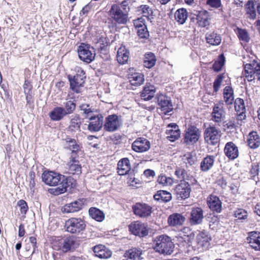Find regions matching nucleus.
I'll return each instance as SVG.
<instances>
[{
    "mask_svg": "<svg viewBox=\"0 0 260 260\" xmlns=\"http://www.w3.org/2000/svg\"><path fill=\"white\" fill-rule=\"evenodd\" d=\"M154 249L156 252L164 255L171 254L174 248V244L170 237L165 235L157 236L154 240Z\"/></svg>",
    "mask_w": 260,
    "mask_h": 260,
    "instance_id": "obj_1",
    "label": "nucleus"
},
{
    "mask_svg": "<svg viewBox=\"0 0 260 260\" xmlns=\"http://www.w3.org/2000/svg\"><path fill=\"white\" fill-rule=\"evenodd\" d=\"M85 221L81 217H71L65 221L64 228L66 231L72 234H78L86 228Z\"/></svg>",
    "mask_w": 260,
    "mask_h": 260,
    "instance_id": "obj_2",
    "label": "nucleus"
},
{
    "mask_svg": "<svg viewBox=\"0 0 260 260\" xmlns=\"http://www.w3.org/2000/svg\"><path fill=\"white\" fill-rule=\"evenodd\" d=\"M221 135V130L214 125H209L204 131L205 141L211 145H215L218 143Z\"/></svg>",
    "mask_w": 260,
    "mask_h": 260,
    "instance_id": "obj_3",
    "label": "nucleus"
},
{
    "mask_svg": "<svg viewBox=\"0 0 260 260\" xmlns=\"http://www.w3.org/2000/svg\"><path fill=\"white\" fill-rule=\"evenodd\" d=\"M243 74L248 81L255 79L260 81V64L253 62L244 65Z\"/></svg>",
    "mask_w": 260,
    "mask_h": 260,
    "instance_id": "obj_4",
    "label": "nucleus"
},
{
    "mask_svg": "<svg viewBox=\"0 0 260 260\" xmlns=\"http://www.w3.org/2000/svg\"><path fill=\"white\" fill-rule=\"evenodd\" d=\"M78 52L80 59L86 63H90L94 59L95 54L89 45L81 43L78 47Z\"/></svg>",
    "mask_w": 260,
    "mask_h": 260,
    "instance_id": "obj_5",
    "label": "nucleus"
},
{
    "mask_svg": "<svg viewBox=\"0 0 260 260\" xmlns=\"http://www.w3.org/2000/svg\"><path fill=\"white\" fill-rule=\"evenodd\" d=\"M201 136V131L196 126L189 125L184 134V142L187 145L196 143Z\"/></svg>",
    "mask_w": 260,
    "mask_h": 260,
    "instance_id": "obj_6",
    "label": "nucleus"
},
{
    "mask_svg": "<svg viewBox=\"0 0 260 260\" xmlns=\"http://www.w3.org/2000/svg\"><path fill=\"white\" fill-rule=\"evenodd\" d=\"M62 175L54 171L46 170L42 174V181L46 185L55 186L61 182Z\"/></svg>",
    "mask_w": 260,
    "mask_h": 260,
    "instance_id": "obj_7",
    "label": "nucleus"
},
{
    "mask_svg": "<svg viewBox=\"0 0 260 260\" xmlns=\"http://www.w3.org/2000/svg\"><path fill=\"white\" fill-rule=\"evenodd\" d=\"M85 72L83 70L78 71L76 74L72 78L69 77L70 88L76 93L80 92V87L85 83Z\"/></svg>",
    "mask_w": 260,
    "mask_h": 260,
    "instance_id": "obj_8",
    "label": "nucleus"
},
{
    "mask_svg": "<svg viewBox=\"0 0 260 260\" xmlns=\"http://www.w3.org/2000/svg\"><path fill=\"white\" fill-rule=\"evenodd\" d=\"M79 156H70L68 161L66 169L67 173L72 175H79L82 173V166L78 159Z\"/></svg>",
    "mask_w": 260,
    "mask_h": 260,
    "instance_id": "obj_9",
    "label": "nucleus"
},
{
    "mask_svg": "<svg viewBox=\"0 0 260 260\" xmlns=\"http://www.w3.org/2000/svg\"><path fill=\"white\" fill-rule=\"evenodd\" d=\"M128 229L133 234L140 237H145L148 234L147 225L139 221L131 223L128 226Z\"/></svg>",
    "mask_w": 260,
    "mask_h": 260,
    "instance_id": "obj_10",
    "label": "nucleus"
},
{
    "mask_svg": "<svg viewBox=\"0 0 260 260\" xmlns=\"http://www.w3.org/2000/svg\"><path fill=\"white\" fill-rule=\"evenodd\" d=\"M86 202L84 198L78 199V200L70 203L65 204L61 208V212L63 213H73L77 212L81 210Z\"/></svg>",
    "mask_w": 260,
    "mask_h": 260,
    "instance_id": "obj_11",
    "label": "nucleus"
},
{
    "mask_svg": "<svg viewBox=\"0 0 260 260\" xmlns=\"http://www.w3.org/2000/svg\"><path fill=\"white\" fill-rule=\"evenodd\" d=\"M133 210L136 215L145 218L151 215L152 208L146 204L137 203L133 206Z\"/></svg>",
    "mask_w": 260,
    "mask_h": 260,
    "instance_id": "obj_12",
    "label": "nucleus"
},
{
    "mask_svg": "<svg viewBox=\"0 0 260 260\" xmlns=\"http://www.w3.org/2000/svg\"><path fill=\"white\" fill-rule=\"evenodd\" d=\"M132 149L134 151L142 153L148 151L150 148V142L144 138H137L132 144Z\"/></svg>",
    "mask_w": 260,
    "mask_h": 260,
    "instance_id": "obj_13",
    "label": "nucleus"
},
{
    "mask_svg": "<svg viewBox=\"0 0 260 260\" xmlns=\"http://www.w3.org/2000/svg\"><path fill=\"white\" fill-rule=\"evenodd\" d=\"M64 141L66 145L65 148L71 151L70 156H79V153L82 148L81 144L70 137H67Z\"/></svg>",
    "mask_w": 260,
    "mask_h": 260,
    "instance_id": "obj_14",
    "label": "nucleus"
},
{
    "mask_svg": "<svg viewBox=\"0 0 260 260\" xmlns=\"http://www.w3.org/2000/svg\"><path fill=\"white\" fill-rule=\"evenodd\" d=\"M223 101H219L214 104L211 113L212 120L216 122L221 121L224 117L225 111Z\"/></svg>",
    "mask_w": 260,
    "mask_h": 260,
    "instance_id": "obj_15",
    "label": "nucleus"
},
{
    "mask_svg": "<svg viewBox=\"0 0 260 260\" xmlns=\"http://www.w3.org/2000/svg\"><path fill=\"white\" fill-rule=\"evenodd\" d=\"M194 15L196 16L197 22L202 27H206L210 24V15L206 10L196 11Z\"/></svg>",
    "mask_w": 260,
    "mask_h": 260,
    "instance_id": "obj_16",
    "label": "nucleus"
},
{
    "mask_svg": "<svg viewBox=\"0 0 260 260\" xmlns=\"http://www.w3.org/2000/svg\"><path fill=\"white\" fill-rule=\"evenodd\" d=\"M90 122L88 125V129L91 132H99L103 125L104 117L102 114L96 116H91L89 118Z\"/></svg>",
    "mask_w": 260,
    "mask_h": 260,
    "instance_id": "obj_17",
    "label": "nucleus"
},
{
    "mask_svg": "<svg viewBox=\"0 0 260 260\" xmlns=\"http://www.w3.org/2000/svg\"><path fill=\"white\" fill-rule=\"evenodd\" d=\"M157 102L162 114H167L173 109L171 101L162 94L158 96Z\"/></svg>",
    "mask_w": 260,
    "mask_h": 260,
    "instance_id": "obj_18",
    "label": "nucleus"
},
{
    "mask_svg": "<svg viewBox=\"0 0 260 260\" xmlns=\"http://www.w3.org/2000/svg\"><path fill=\"white\" fill-rule=\"evenodd\" d=\"M175 190L179 197L185 199L189 197L191 189L188 182L182 181L176 186Z\"/></svg>",
    "mask_w": 260,
    "mask_h": 260,
    "instance_id": "obj_19",
    "label": "nucleus"
},
{
    "mask_svg": "<svg viewBox=\"0 0 260 260\" xmlns=\"http://www.w3.org/2000/svg\"><path fill=\"white\" fill-rule=\"evenodd\" d=\"M62 251L63 252H67L74 249L78 246L76 238L72 236L62 238Z\"/></svg>",
    "mask_w": 260,
    "mask_h": 260,
    "instance_id": "obj_20",
    "label": "nucleus"
},
{
    "mask_svg": "<svg viewBox=\"0 0 260 260\" xmlns=\"http://www.w3.org/2000/svg\"><path fill=\"white\" fill-rule=\"evenodd\" d=\"M166 133L168 140L172 142L178 139L180 136V131L178 126L175 123L169 124L167 126Z\"/></svg>",
    "mask_w": 260,
    "mask_h": 260,
    "instance_id": "obj_21",
    "label": "nucleus"
},
{
    "mask_svg": "<svg viewBox=\"0 0 260 260\" xmlns=\"http://www.w3.org/2000/svg\"><path fill=\"white\" fill-rule=\"evenodd\" d=\"M134 69L129 70V74L128 77L129 82L132 85L140 86L144 81V76L142 73L134 72Z\"/></svg>",
    "mask_w": 260,
    "mask_h": 260,
    "instance_id": "obj_22",
    "label": "nucleus"
},
{
    "mask_svg": "<svg viewBox=\"0 0 260 260\" xmlns=\"http://www.w3.org/2000/svg\"><path fill=\"white\" fill-rule=\"evenodd\" d=\"M224 152L225 155L231 159L236 158L239 155L238 147L232 142H228L225 144Z\"/></svg>",
    "mask_w": 260,
    "mask_h": 260,
    "instance_id": "obj_23",
    "label": "nucleus"
},
{
    "mask_svg": "<svg viewBox=\"0 0 260 260\" xmlns=\"http://www.w3.org/2000/svg\"><path fill=\"white\" fill-rule=\"evenodd\" d=\"M95 255L100 258H108L112 255V252L105 246L99 244L93 247Z\"/></svg>",
    "mask_w": 260,
    "mask_h": 260,
    "instance_id": "obj_24",
    "label": "nucleus"
},
{
    "mask_svg": "<svg viewBox=\"0 0 260 260\" xmlns=\"http://www.w3.org/2000/svg\"><path fill=\"white\" fill-rule=\"evenodd\" d=\"M207 203L210 209L219 213L221 210V202L219 198L211 194L207 199Z\"/></svg>",
    "mask_w": 260,
    "mask_h": 260,
    "instance_id": "obj_25",
    "label": "nucleus"
},
{
    "mask_svg": "<svg viewBox=\"0 0 260 260\" xmlns=\"http://www.w3.org/2000/svg\"><path fill=\"white\" fill-rule=\"evenodd\" d=\"M203 210L200 208H192L191 213L190 222L192 224H198L201 223L203 219Z\"/></svg>",
    "mask_w": 260,
    "mask_h": 260,
    "instance_id": "obj_26",
    "label": "nucleus"
},
{
    "mask_svg": "<svg viewBox=\"0 0 260 260\" xmlns=\"http://www.w3.org/2000/svg\"><path fill=\"white\" fill-rule=\"evenodd\" d=\"M117 173L119 175H126L131 170L129 161L127 158H123L117 164Z\"/></svg>",
    "mask_w": 260,
    "mask_h": 260,
    "instance_id": "obj_27",
    "label": "nucleus"
},
{
    "mask_svg": "<svg viewBox=\"0 0 260 260\" xmlns=\"http://www.w3.org/2000/svg\"><path fill=\"white\" fill-rule=\"evenodd\" d=\"M185 220V218L182 214L173 213L169 216L168 222L169 225L175 226L182 225Z\"/></svg>",
    "mask_w": 260,
    "mask_h": 260,
    "instance_id": "obj_28",
    "label": "nucleus"
},
{
    "mask_svg": "<svg viewBox=\"0 0 260 260\" xmlns=\"http://www.w3.org/2000/svg\"><path fill=\"white\" fill-rule=\"evenodd\" d=\"M155 93V87L150 84H147L141 92V97L145 101H148L154 96Z\"/></svg>",
    "mask_w": 260,
    "mask_h": 260,
    "instance_id": "obj_29",
    "label": "nucleus"
},
{
    "mask_svg": "<svg viewBox=\"0 0 260 260\" xmlns=\"http://www.w3.org/2000/svg\"><path fill=\"white\" fill-rule=\"evenodd\" d=\"M250 246L255 250L260 251V233L251 232L248 239Z\"/></svg>",
    "mask_w": 260,
    "mask_h": 260,
    "instance_id": "obj_30",
    "label": "nucleus"
},
{
    "mask_svg": "<svg viewBox=\"0 0 260 260\" xmlns=\"http://www.w3.org/2000/svg\"><path fill=\"white\" fill-rule=\"evenodd\" d=\"M247 143L252 149H256L260 146V137L257 132L253 131L249 134Z\"/></svg>",
    "mask_w": 260,
    "mask_h": 260,
    "instance_id": "obj_31",
    "label": "nucleus"
},
{
    "mask_svg": "<svg viewBox=\"0 0 260 260\" xmlns=\"http://www.w3.org/2000/svg\"><path fill=\"white\" fill-rule=\"evenodd\" d=\"M215 157L213 155H207L201 162L200 168L203 172H207L213 166Z\"/></svg>",
    "mask_w": 260,
    "mask_h": 260,
    "instance_id": "obj_32",
    "label": "nucleus"
},
{
    "mask_svg": "<svg viewBox=\"0 0 260 260\" xmlns=\"http://www.w3.org/2000/svg\"><path fill=\"white\" fill-rule=\"evenodd\" d=\"M223 102L227 105H232L234 100V91L233 88L229 86H226L223 89Z\"/></svg>",
    "mask_w": 260,
    "mask_h": 260,
    "instance_id": "obj_33",
    "label": "nucleus"
},
{
    "mask_svg": "<svg viewBox=\"0 0 260 260\" xmlns=\"http://www.w3.org/2000/svg\"><path fill=\"white\" fill-rule=\"evenodd\" d=\"M128 10H126L125 8H124V11L117 9L115 12V21L119 24L126 23L128 18Z\"/></svg>",
    "mask_w": 260,
    "mask_h": 260,
    "instance_id": "obj_34",
    "label": "nucleus"
},
{
    "mask_svg": "<svg viewBox=\"0 0 260 260\" xmlns=\"http://www.w3.org/2000/svg\"><path fill=\"white\" fill-rule=\"evenodd\" d=\"M206 40L207 43L213 45H219L221 41V37L220 35L215 32H208L206 35Z\"/></svg>",
    "mask_w": 260,
    "mask_h": 260,
    "instance_id": "obj_35",
    "label": "nucleus"
},
{
    "mask_svg": "<svg viewBox=\"0 0 260 260\" xmlns=\"http://www.w3.org/2000/svg\"><path fill=\"white\" fill-rule=\"evenodd\" d=\"M142 254V250L140 249L134 248L128 250L124 254L125 259L122 260H140Z\"/></svg>",
    "mask_w": 260,
    "mask_h": 260,
    "instance_id": "obj_36",
    "label": "nucleus"
},
{
    "mask_svg": "<svg viewBox=\"0 0 260 260\" xmlns=\"http://www.w3.org/2000/svg\"><path fill=\"white\" fill-rule=\"evenodd\" d=\"M117 60L119 64L125 63L129 57V52L126 49L125 46H121L118 50L117 54Z\"/></svg>",
    "mask_w": 260,
    "mask_h": 260,
    "instance_id": "obj_37",
    "label": "nucleus"
},
{
    "mask_svg": "<svg viewBox=\"0 0 260 260\" xmlns=\"http://www.w3.org/2000/svg\"><path fill=\"white\" fill-rule=\"evenodd\" d=\"M88 213L89 216L97 221L101 222L105 218L104 212L97 208L90 207L89 209Z\"/></svg>",
    "mask_w": 260,
    "mask_h": 260,
    "instance_id": "obj_38",
    "label": "nucleus"
},
{
    "mask_svg": "<svg viewBox=\"0 0 260 260\" xmlns=\"http://www.w3.org/2000/svg\"><path fill=\"white\" fill-rule=\"evenodd\" d=\"M154 199L159 202H168L172 199L171 193L165 190H158L153 196Z\"/></svg>",
    "mask_w": 260,
    "mask_h": 260,
    "instance_id": "obj_39",
    "label": "nucleus"
},
{
    "mask_svg": "<svg viewBox=\"0 0 260 260\" xmlns=\"http://www.w3.org/2000/svg\"><path fill=\"white\" fill-rule=\"evenodd\" d=\"M64 112V109L63 108L59 107H56L50 112V118L53 121H59L66 115Z\"/></svg>",
    "mask_w": 260,
    "mask_h": 260,
    "instance_id": "obj_40",
    "label": "nucleus"
},
{
    "mask_svg": "<svg viewBox=\"0 0 260 260\" xmlns=\"http://www.w3.org/2000/svg\"><path fill=\"white\" fill-rule=\"evenodd\" d=\"M246 14L247 17L251 19L256 18V10L254 2L252 0L248 1L245 5Z\"/></svg>",
    "mask_w": 260,
    "mask_h": 260,
    "instance_id": "obj_41",
    "label": "nucleus"
},
{
    "mask_svg": "<svg viewBox=\"0 0 260 260\" xmlns=\"http://www.w3.org/2000/svg\"><path fill=\"white\" fill-rule=\"evenodd\" d=\"M105 18L103 21L108 24L109 28L114 27V4L111 5V8L108 12L104 13Z\"/></svg>",
    "mask_w": 260,
    "mask_h": 260,
    "instance_id": "obj_42",
    "label": "nucleus"
},
{
    "mask_svg": "<svg viewBox=\"0 0 260 260\" xmlns=\"http://www.w3.org/2000/svg\"><path fill=\"white\" fill-rule=\"evenodd\" d=\"M187 18V12L185 9H179L175 13V20L180 24H183L186 20Z\"/></svg>",
    "mask_w": 260,
    "mask_h": 260,
    "instance_id": "obj_43",
    "label": "nucleus"
},
{
    "mask_svg": "<svg viewBox=\"0 0 260 260\" xmlns=\"http://www.w3.org/2000/svg\"><path fill=\"white\" fill-rule=\"evenodd\" d=\"M211 240L210 237L205 232H201L197 236L198 244L202 247H208Z\"/></svg>",
    "mask_w": 260,
    "mask_h": 260,
    "instance_id": "obj_44",
    "label": "nucleus"
},
{
    "mask_svg": "<svg viewBox=\"0 0 260 260\" xmlns=\"http://www.w3.org/2000/svg\"><path fill=\"white\" fill-rule=\"evenodd\" d=\"M156 60L155 56L153 53L151 52L146 53L145 55L144 66L147 68H151L155 64Z\"/></svg>",
    "mask_w": 260,
    "mask_h": 260,
    "instance_id": "obj_45",
    "label": "nucleus"
},
{
    "mask_svg": "<svg viewBox=\"0 0 260 260\" xmlns=\"http://www.w3.org/2000/svg\"><path fill=\"white\" fill-rule=\"evenodd\" d=\"M81 124V120L79 115H75L71 120L70 129L72 131L79 130Z\"/></svg>",
    "mask_w": 260,
    "mask_h": 260,
    "instance_id": "obj_46",
    "label": "nucleus"
},
{
    "mask_svg": "<svg viewBox=\"0 0 260 260\" xmlns=\"http://www.w3.org/2000/svg\"><path fill=\"white\" fill-rule=\"evenodd\" d=\"M72 179L69 177H66L62 175L61 178V182L59 185H61V188L60 189V193H64L67 191L68 187L72 185Z\"/></svg>",
    "mask_w": 260,
    "mask_h": 260,
    "instance_id": "obj_47",
    "label": "nucleus"
},
{
    "mask_svg": "<svg viewBox=\"0 0 260 260\" xmlns=\"http://www.w3.org/2000/svg\"><path fill=\"white\" fill-rule=\"evenodd\" d=\"M104 128L107 132L114 131V114L109 115L106 118Z\"/></svg>",
    "mask_w": 260,
    "mask_h": 260,
    "instance_id": "obj_48",
    "label": "nucleus"
},
{
    "mask_svg": "<svg viewBox=\"0 0 260 260\" xmlns=\"http://www.w3.org/2000/svg\"><path fill=\"white\" fill-rule=\"evenodd\" d=\"M64 112L66 115H67L74 112L76 109V104L75 101L69 100L64 103Z\"/></svg>",
    "mask_w": 260,
    "mask_h": 260,
    "instance_id": "obj_49",
    "label": "nucleus"
},
{
    "mask_svg": "<svg viewBox=\"0 0 260 260\" xmlns=\"http://www.w3.org/2000/svg\"><path fill=\"white\" fill-rule=\"evenodd\" d=\"M235 109L238 113L239 112L246 111L244 101L241 98H237L234 102Z\"/></svg>",
    "mask_w": 260,
    "mask_h": 260,
    "instance_id": "obj_50",
    "label": "nucleus"
},
{
    "mask_svg": "<svg viewBox=\"0 0 260 260\" xmlns=\"http://www.w3.org/2000/svg\"><path fill=\"white\" fill-rule=\"evenodd\" d=\"M224 57L223 55H220L217 60L213 64V69L216 72L220 71L224 64Z\"/></svg>",
    "mask_w": 260,
    "mask_h": 260,
    "instance_id": "obj_51",
    "label": "nucleus"
},
{
    "mask_svg": "<svg viewBox=\"0 0 260 260\" xmlns=\"http://www.w3.org/2000/svg\"><path fill=\"white\" fill-rule=\"evenodd\" d=\"M142 13L144 17L150 19V17L153 15V10L151 8L147 5H142L140 7Z\"/></svg>",
    "mask_w": 260,
    "mask_h": 260,
    "instance_id": "obj_52",
    "label": "nucleus"
},
{
    "mask_svg": "<svg viewBox=\"0 0 260 260\" xmlns=\"http://www.w3.org/2000/svg\"><path fill=\"white\" fill-rule=\"evenodd\" d=\"M17 206L19 207L21 214L25 215L29 209L26 202L23 199L20 200L17 202Z\"/></svg>",
    "mask_w": 260,
    "mask_h": 260,
    "instance_id": "obj_53",
    "label": "nucleus"
},
{
    "mask_svg": "<svg viewBox=\"0 0 260 260\" xmlns=\"http://www.w3.org/2000/svg\"><path fill=\"white\" fill-rule=\"evenodd\" d=\"M157 182L159 184L168 186L172 185L174 181L171 177H167L165 175H160L158 177Z\"/></svg>",
    "mask_w": 260,
    "mask_h": 260,
    "instance_id": "obj_54",
    "label": "nucleus"
},
{
    "mask_svg": "<svg viewBox=\"0 0 260 260\" xmlns=\"http://www.w3.org/2000/svg\"><path fill=\"white\" fill-rule=\"evenodd\" d=\"M224 78V75L223 74H219L217 76L216 78L214 81L213 83V91L215 92H217L221 85V83L222 82L223 79Z\"/></svg>",
    "mask_w": 260,
    "mask_h": 260,
    "instance_id": "obj_55",
    "label": "nucleus"
},
{
    "mask_svg": "<svg viewBox=\"0 0 260 260\" xmlns=\"http://www.w3.org/2000/svg\"><path fill=\"white\" fill-rule=\"evenodd\" d=\"M133 24L136 30L142 27L145 28V20L142 17H139L133 20Z\"/></svg>",
    "mask_w": 260,
    "mask_h": 260,
    "instance_id": "obj_56",
    "label": "nucleus"
},
{
    "mask_svg": "<svg viewBox=\"0 0 260 260\" xmlns=\"http://www.w3.org/2000/svg\"><path fill=\"white\" fill-rule=\"evenodd\" d=\"M81 110L83 111V113L85 115V118H88L92 116L91 114L93 111L90 108L89 105L82 104L80 106Z\"/></svg>",
    "mask_w": 260,
    "mask_h": 260,
    "instance_id": "obj_57",
    "label": "nucleus"
},
{
    "mask_svg": "<svg viewBox=\"0 0 260 260\" xmlns=\"http://www.w3.org/2000/svg\"><path fill=\"white\" fill-rule=\"evenodd\" d=\"M138 36L140 38L147 39L149 36V33L148 31L147 26L145 25V28H141L136 30Z\"/></svg>",
    "mask_w": 260,
    "mask_h": 260,
    "instance_id": "obj_58",
    "label": "nucleus"
},
{
    "mask_svg": "<svg viewBox=\"0 0 260 260\" xmlns=\"http://www.w3.org/2000/svg\"><path fill=\"white\" fill-rule=\"evenodd\" d=\"M127 183L129 186L137 188L141 184V182L138 179L136 178L133 175H131L128 176Z\"/></svg>",
    "mask_w": 260,
    "mask_h": 260,
    "instance_id": "obj_59",
    "label": "nucleus"
},
{
    "mask_svg": "<svg viewBox=\"0 0 260 260\" xmlns=\"http://www.w3.org/2000/svg\"><path fill=\"white\" fill-rule=\"evenodd\" d=\"M62 238L57 239H54L51 243L52 248L57 251L60 250L62 251Z\"/></svg>",
    "mask_w": 260,
    "mask_h": 260,
    "instance_id": "obj_60",
    "label": "nucleus"
},
{
    "mask_svg": "<svg viewBox=\"0 0 260 260\" xmlns=\"http://www.w3.org/2000/svg\"><path fill=\"white\" fill-rule=\"evenodd\" d=\"M206 4L210 7L218 9L222 7L221 0H207Z\"/></svg>",
    "mask_w": 260,
    "mask_h": 260,
    "instance_id": "obj_61",
    "label": "nucleus"
},
{
    "mask_svg": "<svg viewBox=\"0 0 260 260\" xmlns=\"http://www.w3.org/2000/svg\"><path fill=\"white\" fill-rule=\"evenodd\" d=\"M238 37L240 40L245 42H248L249 40V37L247 32L245 29H239Z\"/></svg>",
    "mask_w": 260,
    "mask_h": 260,
    "instance_id": "obj_62",
    "label": "nucleus"
},
{
    "mask_svg": "<svg viewBox=\"0 0 260 260\" xmlns=\"http://www.w3.org/2000/svg\"><path fill=\"white\" fill-rule=\"evenodd\" d=\"M175 175L180 180H184L187 177V172L182 168H178L175 171Z\"/></svg>",
    "mask_w": 260,
    "mask_h": 260,
    "instance_id": "obj_63",
    "label": "nucleus"
},
{
    "mask_svg": "<svg viewBox=\"0 0 260 260\" xmlns=\"http://www.w3.org/2000/svg\"><path fill=\"white\" fill-rule=\"evenodd\" d=\"M235 215L238 219H245L247 216V213L245 210L242 209H239L235 211Z\"/></svg>",
    "mask_w": 260,
    "mask_h": 260,
    "instance_id": "obj_64",
    "label": "nucleus"
}]
</instances>
